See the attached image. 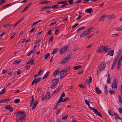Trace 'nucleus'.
Instances as JSON below:
<instances>
[{"label":"nucleus","instance_id":"nucleus-1","mask_svg":"<svg viewBox=\"0 0 122 122\" xmlns=\"http://www.w3.org/2000/svg\"><path fill=\"white\" fill-rule=\"evenodd\" d=\"M107 47L106 45H104L103 46H101L99 49L97 50L96 51L98 53L102 52V51L104 52H107L111 49L110 48H107Z\"/></svg>","mask_w":122,"mask_h":122},{"label":"nucleus","instance_id":"nucleus-2","mask_svg":"<svg viewBox=\"0 0 122 122\" xmlns=\"http://www.w3.org/2000/svg\"><path fill=\"white\" fill-rule=\"evenodd\" d=\"M106 63L105 62L103 61L101 64L98 67V69L97 71V75H98V74L101 73L106 67Z\"/></svg>","mask_w":122,"mask_h":122},{"label":"nucleus","instance_id":"nucleus-3","mask_svg":"<svg viewBox=\"0 0 122 122\" xmlns=\"http://www.w3.org/2000/svg\"><path fill=\"white\" fill-rule=\"evenodd\" d=\"M20 115H17L18 120H25V118L26 117V114L24 112L21 111L19 114Z\"/></svg>","mask_w":122,"mask_h":122},{"label":"nucleus","instance_id":"nucleus-4","mask_svg":"<svg viewBox=\"0 0 122 122\" xmlns=\"http://www.w3.org/2000/svg\"><path fill=\"white\" fill-rule=\"evenodd\" d=\"M92 28V27H90L88 29L84 31L80 35V37H81L83 36H86L88 35L90 32L91 31Z\"/></svg>","mask_w":122,"mask_h":122},{"label":"nucleus","instance_id":"nucleus-5","mask_svg":"<svg viewBox=\"0 0 122 122\" xmlns=\"http://www.w3.org/2000/svg\"><path fill=\"white\" fill-rule=\"evenodd\" d=\"M68 47L69 46L68 45H67L65 46H63L59 50L60 53L61 54H63L64 52L66 51Z\"/></svg>","mask_w":122,"mask_h":122},{"label":"nucleus","instance_id":"nucleus-6","mask_svg":"<svg viewBox=\"0 0 122 122\" xmlns=\"http://www.w3.org/2000/svg\"><path fill=\"white\" fill-rule=\"evenodd\" d=\"M61 2H62L63 3L61 4H58V8H63L66 5H67V2L66 1H61Z\"/></svg>","mask_w":122,"mask_h":122},{"label":"nucleus","instance_id":"nucleus-7","mask_svg":"<svg viewBox=\"0 0 122 122\" xmlns=\"http://www.w3.org/2000/svg\"><path fill=\"white\" fill-rule=\"evenodd\" d=\"M61 88L59 87L56 89L54 92L52 93L51 95L52 96H55V95L61 90Z\"/></svg>","mask_w":122,"mask_h":122},{"label":"nucleus","instance_id":"nucleus-8","mask_svg":"<svg viewBox=\"0 0 122 122\" xmlns=\"http://www.w3.org/2000/svg\"><path fill=\"white\" fill-rule=\"evenodd\" d=\"M5 109H6L9 110L10 112H12L13 110V108L10 105H7L5 107Z\"/></svg>","mask_w":122,"mask_h":122},{"label":"nucleus","instance_id":"nucleus-9","mask_svg":"<svg viewBox=\"0 0 122 122\" xmlns=\"http://www.w3.org/2000/svg\"><path fill=\"white\" fill-rule=\"evenodd\" d=\"M117 79H115L112 84V88H116L117 87Z\"/></svg>","mask_w":122,"mask_h":122},{"label":"nucleus","instance_id":"nucleus-10","mask_svg":"<svg viewBox=\"0 0 122 122\" xmlns=\"http://www.w3.org/2000/svg\"><path fill=\"white\" fill-rule=\"evenodd\" d=\"M41 78V77H39L37 79L35 78L32 81V85H33L35 83V84L36 85L38 82L39 81H40Z\"/></svg>","mask_w":122,"mask_h":122},{"label":"nucleus","instance_id":"nucleus-11","mask_svg":"<svg viewBox=\"0 0 122 122\" xmlns=\"http://www.w3.org/2000/svg\"><path fill=\"white\" fill-rule=\"evenodd\" d=\"M63 2H58L57 5H53L51 7V8L54 9H56L58 8V4H61L62 3H63Z\"/></svg>","mask_w":122,"mask_h":122},{"label":"nucleus","instance_id":"nucleus-12","mask_svg":"<svg viewBox=\"0 0 122 122\" xmlns=\"http://www.w3.org/2000/svg\"><path fill=\"white\" fill-rule=\"evenodd\" d=\"M51 2L49 1L42 0L40 1V4H48L49 3H51Z\"/></svg>","mask_w":122,"mask_h":122},{"label":"nucleus","instance_id":"nucleus-13","mask_svg":"<svg viewBox=\"0 0 122 122\" xmlns=\"http://www.w3.org/2000/svg\"><path fill=\"white\" fill-rule=\"evenodd\" d=\"M51 98L50 93L49 92H47L45 96V99L48 100L50 99Z\"/></svg>","mask_w":122,"mask_h":122},{"label":"nucleus","instance_id":"nucleus-14","mask_svg":"<svg viewBox=\"0 0 122 122\" xmlns=\"http://www.w3.org/2000/svg\"><path fill=\"white\" fill-rule=\"evenodd\" d=\"M61 25H60L58 27L56 30H55V34L56 35H57L59 33V29L61 27Z\"/></svg>","mask_w":122,"mask_h":122},{"label":"nucleus","instance_id":"nucleus-15","mask_svg":"<svg viewBox=\"0 0 122 122\" xmlns=\"http://www.w3.org/2000/svg\"><path fill=\"white\" fill-rule=\"evenodd\" d=\"M108 15H103L101 16V17L98 20L99 21H103L104 20V18L105 17H107Z\"/></svg>","mask_w":122,"mask_h":122},{"label":"nucleus","instance_id":"nucleus-16","mask_svg":"<svg viewBox=\"0 0 122 122\" xmlns=\"http://www.w3.org/2000/svg\"><path fill=\"white\" fill-rule=\"evenodd\" d=\"M68 60V59H67V58H66V57L64 58L60 62V63L61 64H63Z\"/></svg>","mask_w":122,"mask_h":122},{"label":"nucleus","instance_id":"nucleus-17","mask_svg":"<svg viewBox=\"0 0 122 122\" xmlns=\"http://www.w3.org/2000/svg\"><path fill=\"white\" fill-rule=\"evenodd\" d=\"M114 50H113L110 51L108 53L107 55H109L111 56H113V55Z\"/></svg>","mask_w":122,"mask_h":122},{"label":"nucleus","instance_id":"nucleus-18","mask_svg":"<svg viewBox=\"0 0 122 122\" xmlns=\"http://www.w3.org/2000/svg\"><path fill=\"white\" fill-rule=\"evenodd\" d=\"M95 90L96 91L97 93L98 94H101L102 93V91L99 89V88L98 87H96Z\"/></svg>","mask_w":122,"mask_h":122},{"label":"nucleus","instance_id":"nucleus-19","mask_svg":"<svg viewBox=\"0 0 122 122\" xmlns=\"http://www.w3.org/2000/svg\"><path fill=\"white\" fill-rule=\"evenodd\" d=\"M50 73V71H49L48 72H47L45 74V75L43 76V78L42 79H44L45 78H47L48 76H49V74Z\"/></svg>","mask_w":122,"mask_h":122},{"label":"nucleus","instance_id":"nucleus-20","mask_svg":"<svg viewBox=\"0 0 122 122\" xmlns=\"http://www.w3.org/2000/svg\"><path fill=\"white\" fill-rule=\"evenodd\" d=\"M107 86V85H105V87L104 88V92L105 93L106 95H107L108 93Z\"/></svg>","mask_w":122,"mask_h":122},{"label":"nucleus","instance_id":"nucleus-21","mask_svg":"<svg viewBox=\"0 0 122 122\" xmlns=\"http://www.w3.org/2000/svg\"><path fill=\"white\" fill-rule=\"evenodd\" d=\"M31 98H32V99L31 102L30 103V107H31L32 106L34 102V98L33 96H32Z\"/></svg>","mask_w":122,"mask_h":122},{"label":"nucleus","instance_id":"nucleus-22","mask_svg":"<svg viewBox=\"0 0 122 122\" xmlns=\"http://www.w3.org/2000/svg\"><path fill=\"white\" fill-rule=\"evenodd\" d=\"M38 103V102L37 101H36L32 106V109L33 110L34 109L36 108V106Z\"/></svg>","mask_w":122,"mask_h":122},{"label":"nucleus","instance_id":"nucleus-23","mask_svg":"<svg viewBox=\"0 0 122 122\" xmlns=\"http://www.w3.org/2000/svg\"><path fill=\"white\" fill-rule=\"evenodd\" d=\"M110 76L109 74H108L107 75V83H110Z\"/></svg>","mask_w":122,"mask_h":122},{"label":"nucleus","instance_id":"nucleus-24","mask_svg":"<svg viewBox=\"0 0 122 122\" xmlns=\"http://www.w3.org/2000/svg\"><path fill=\"white\" fill-rule=\"evenodd\" d=\"M59 69H57L55 71L53 74V76L54 77L56 76L57 74L59 73Z\"/></svg>","mask_w":122,"mask_h":122},{"label":"nucleus","instance_id":"nucleus-25","mask_svg":"<svg viewBox=\"0 0 122 122\" xmlns=\"http://www.w3.org/2000/svg\"><path fill=\"white\" fill-rule=\"evenodd\" d=\"M85 11L87 13H90L92 11V8H91L86 9Z\"/></svg>","mask_w":122,"mask_h":122},{"label":"nucleus","instance_id":"nucleus-26","mask_svg":"<svg viewBox=\"0 0 122 122\" xmlns=\"http://www.w3.org/2000/svg\"><path fill=\"white\" fill-rule=\"evenodd\" d=\"M60 74V78L62 79L64 78L67 75V73H65L63 72L61 73Z\"/></svg>","mask_w":122,"mask_h":122},{"label":"nucleus","instance_id":"nucleus-27","mask_svg":"<svg viewBox=\"0 0 122 122\" xmlns=\"http://www.w3.org/2000/svg\"><path fill=\"white\" fill-rule=\"evenodd\" d=\"M10 99L9 98L6 99H5L1 100V103H5L8 102L10 101Z\"/></svg>","mask_w":122,"mask_h":122},{"label":"nucleus","instance_id":"nucleus-28","mask_svg":"<svg viewBox=\"0 0 122 122\" xmlns=\"http://www.w3.org/2000/svg\"><path fill=\"white\" fill-rule=\"evenodd\" d=\"M81 67V65H79L75 66L73 67V68L75 70H76L78 69Z\"/></svg>","mask_w":122,"mask_h":122},{"label":"nucleus","instance_id":"nucleus-29","mask_svg":"<svg viewBox=\"0 0 122 122\" xmlns=\"http://www.w3.org/2000/svg\"><path fill=\"white\" fill-rule=\"evenodd\" d=\"M21 61V60H17L15 61L14 62V64H17L19 63Z\"/></svg>","mask_w":122,"mask_h":122},{"label":"nucleus","instance_id":"nucleus-30","mask_svg":"<svg viewBox=\"0 0 122 122\" xmlns=\"http://www.w3.org/2000/svg\"><path fill=\"white\" fill-rule=\"evenodd\" d=\"M91 110H92L96 114H97L98 112V111L96 109L94 108H91Z\"/></svg>","mask_w":122,"mask_h":122},{"label":"nucleus","instance_id":"nucleus-31","mask_svg":"<svg viewBox=\"0 0 122 122\" xmlns=\"http://www.w3.org/2000/svg\"><path fill=\"white\" fill-rule=\"evenodd\" d=\"M59 78H57L55 79V81L52 82V83L57 84L58 82L59 81Z\"/></svg>","mask_w":122,"mask_h":122},{"label":"nucleus","instance_id":"nucleus-32","mask_svg":"<svg viewBox=\"0 0 122 122\" xmlns=\"http://www.w3.org/2000/svg\"><path fill=\"white\" fill-rule=\"evenodd\" d=\"M35 50L34 49V50H32L31 51H30L27 54V55L28 56H30L31 54L32 53H33L35 51Z\"/></svg>","mask_w":122,"mask_h":122},{"label":"nucleus","instance_id":"nucleus-33","mask_svg":"<svg viewBox=\"0 0 122 122\" xmlns=\"http://www.w3.org/2000/svg\"><path fill=\"white\" fill-rule=\"evenodd\" d=\"M50 53H49L46 54L44 58L46 59H47L48 58V57L50 56Z\"/></svg>","mask_w":122,"mask_h":122},{"label":"nucleus","instance_id":"nucleus-34","mask_svg":"<svg viewBox=\"0 0 122 122\" xmlns=\"http://www.w3.org/2000/svg\"><path fill=\"white\" fill-rule=\"evenodd\" d=\"M115 117H115V119H118L120 120L122 119L120 117H119V116H118V114L117 113H115Z\"/></svg>","mask_w":122,"mask_h":122},{"label":"nucleus","instance_id":"nucleus-35","mask_svg":"<svg viewBox=\"0 0 122 122\" xmlns=\"http://www.w3.org/2000/svg\"><path fill=\"white\" fill-rule=\"evenodd\" d=\"M57 86V84H56L54 83H52L50 86V87L51 88H52L53 87L56 86Z\"/></svg>","mask_w":122,"mask_h":122},{"label":"nucleus","instance_id":"nucleus-36","mask_svg":"<svg viewBox=\"0 0 122 122\" xmlns=\"http://www.w3.org/2000/svg\"><path fill=\"white\" fill-rule=\"evenodd\" d=\"M20 101V99H15L14 101L15 103H18Z\"/></svg>","mask_w":122,"mask_h":122},{"label":"nucleus","instance_id":"nucleus-37","mask_svg":"<svg viewBox=\"0 0 122 122\" xmlns=\"http://www.w3.org/2000/svg\"><path fill=\"white\" fill-rule=\"evenodd\" d=\"M72 54L71 53L70 54H68L67 56H66V58H67V59L69 60L70 59L71 56Z\"/></svg>","mask_w":122,"mask_h":122},{"label":"nucleus","instance_id":"nucleus-38","mask_svg":"<svg viewBox=\"0 0 122 122\" xmlns=\"http://www.w3.org/2000/svg\"><path fill=\"white\" fill-rule=\"evenodd\" d=\"M34 59H31L29 61L30 63L32 65H33L34 64Z\"/></svg>","mask_w":122,"mask_h":122},{"label":"nucleus","instance_id":"nucleus-39","mask_svg":"<svg viewBox=\"0 0 122 122\" xmlns=\"http://www.w3.org/2000/svg\"><path fill=\"white\" fill-rule=\"evenodd\" d=\"M63 99L62 97H60L59 100H58L57 102L59 103L62 102V101H63Z\"/></svg>","mask_w":122,"mask_h":122},{"label":"nucleus","instance_id":"nucleus-40","mask_svg":"<svg viewBox=\"0 0 122 122\" xmlns=\"http://www.w3.org/2000/svg\"><path fill=\"white\" fill-rule=\"evenodd\" d=\"M52 42V43L53 42V37L52 36H51L49 41V42Z\"/></svg>","mask_w":122,"mask_h":122},{"label":"nucleus","instance_id":"nucleus-41","mask_svg":"<svg viewBox=\"0 0 122 122\" xmlns=\"http://www.w3.org/2000/svg\"><path fill=\"white\" fill-rule=\"evenodd\" d=\"M7 70H6L5 69H4L2 71V73L3 74H4L5 73L7 72Z\"/></svg>","mask_w":122,"mask_h":122},{"label":"nucleus","instance_id":"nucleus-42","mask_svg":"<svg viewBox=\"0 0 122 122\" xmlns=\"http://www.w3.org/2000/svg\"><path fill=\"white\" fill-rule=\"evenodd\" d=\"M68 116V115H66L65 116L62 117V119L63 120H66L67 119V117Z\"/></svg>","mask_w":122,"mask_h":122},{"label":"nucleus","instance_id":"nucleus-43","mask_svg":"<svg viewBox=\"0 0 122 122\" xmlns=\"http://www.w3.org/2000/svg\"><path fill=\"white\" fill-rule=\"evenodd\" d=\"M42 39L41 38H40L38 41H36V42H35V44H37L39 43V42H40L41 40Z\"/></svg>","mask_w":122,"mask_h":122},{"label":"nucleus","instance_id":"nucleus-44","mask_svg":"<svg viewBox=\"0 0 122 122\" xmlns=\"http://www.w3.org/2000/svg\"><path fill=\"white\" fill-rule=\"evenodd\" d=\"M6 0H0V5H1L5 3Z\"/></svg>","mask_w":122,"mask_h":122},{"label":"nucleus","instance_id":"nucleus-45","mask_svg":"<svg viewBox=\"0 0 122 122\" xmlns=\"http://www.w3.org/2000/svg\"><path fill=\"white\" fill-rule=\"evenodd\" d=\"M12 25V24H9L7 25H5L4 26V27L5 28H7L8 27L10 26H11Z\"/></svg>","mask_w":122,"mask_h":122},{"label":"nucleus","instance_id":"nucleus-46","mask_svg":"<svg viewBox=\"0 0 122 122\" xmlns=\"http://www.w3.org/2000/svg\"><path fill=\"white\" fill-rule=\"evenodd\" d=\"M116 63L114 62H113V64L112 65V67L111 68V69H113V68H114L116 64Z\"/></svg>","mask_w":122,"mask_h":122},{"label":"nucleus","instance_id":"nucleus-47","mask_svg":"<svg viewBox=\"0 0 122 122\" xmlns=\"http://www.w3.org/2000/svg\"><path fill=\"white\" fill-rule=\"evenodd\" d=\"M57 49H53V51L52 53V54H55L57 52Z\"/></svg>","mask_w":122,"mask_h":122},{"label":"nucleus","instance_id":"nucleus-48","mask_svg":"<svg viewBox=\"0 0 122 122\" xmlns=\"http://www.w3.org/2000/svg\"><path fill=\"white\" fill-rule=\"evenodd\" d=\"M59 105V103L57 102L56 103V104L54 107V109H56L57 108L58 106Z\"/></svg>","mask_w":122,"mask_h":122},{"label":"nucleus","instance_id":"nucleus-49","mask_svg":"<svg viewBox=\"0 0 122 122\" xmlns=\"http://www.w3.org/2000/svg\"><path fill=\"white\" fill-rule=\"evenodd\" d=\"M44 7V10L49 9L51 8V6H46L45 7Z\"/></svg>","mask_w":122,"mask_h":122},{"label":"nucleus","instance_id":"nucleus-50","mask_svg":"<svg viewBox=\"0 0 122 122\" xmlns=\"http://www.w3.org/2000/svg\"><path fill=\"white\" fill-rule=\"evenodd\" d=\"M69 99V98L68 97H66L63 100V102H65Z\"/></svg>","mask_w":122,"mask_h":122},{"label":"nucleus","instance_id":"nucleus-51","mask_svg":"<svg viewBox=\"0 0 122 122\" xmlns=\"http://www.w3.org/2000/svg\"><path fill=\"white\" fill-rule=\"evenodd\" d=\"M118 33H116V34H113L112 35V36L113 37H115L116 36H118Z\"/></svg>","mask_w":122,"mask_h":122},{"label":"nucleus","instance_id":"nucleus-52","mask_svg":"<svg viewBox=\"0 0 122 122\" xmlns=\"http://www.w3.org/2000/svg\"><path fill=\"white\" fill-rule=\"evenodd\" d=\"M61 109L60 108H59L57 110V111L56 112V114L57 115L59 113V112L61 111Z\"/></svg>","mask_w":122,"mask_h":122},{"label":"nucleus","instance_id":"nucleus-53","mask_svg":"<svg viewBox=\"0 0 122 122\" xmlns=\"http://www.w3.org/2000/svg\"><path fill=\"white\" fill-rule=\"evenodd\" d=\"M67 71L66 70H62L60 72L61 73L62 72H64L65 73H67Z\"/></svg>","mask_w":122,"mask_h":122},{"label":"nucleus","instance_id":"nucleus-54","mask_svg":"<svg viewBox=\"0 0 122 122\" xmlns=\"http://www.w3.org/2000/svg\"><path fill=\"white\" fill-rule=\"evenodd\" d=\"M78 25L79 24L78 23H76L75 25H74L72 26V28H74Z\"/></svg>","mask_w":122,"mask_h":122},{"label":"nucleus","instance_id":"nucleus-55","mask_svg":"<svg viewBox=\"0 0 122 122\" xmlns=\"http://www.w3.org/2000/svg\"><path fill=\"white\" fill-rule=\"evenodd\" d=\"M85 27L84 26H83L81 28H78L77 30V31H79L84 28H85Z\"/></svg>","mask_w":122,"mask_h":122},{"label":"nucleus","instance_id":"nucleus-56","mask_svg":"<svg viewBox=\"0 0 122 122\" xmlns=\"http://www.w3.org/2000/svg\"><path fill=\"white\" fill-rule=\"evenodd\" d=\"M21 112V111H17L14 113V114H16L17 115H19Z\"/></svg>","mask_w":122,"mask_h":122},{"label":"nucleus","instance_id":"nucleus-57","mask_svg":"<svg viewBox=\"0 0 122 122\" xmlns=\"http://www.w3.org/2000/svg\"><path fill=\"white\" fill-rule=\"evenodd\" d=\"M92 80V78L91 76L89 77V81H88V83H90L91 82Z\"/></svg>","mask_w":122,"mask_h":122},{"label":"nucleus","instance_id":"nucleus-58","mask_svg":"<svg viewBox=\"0 0 122 122\" xmlns=\"http://www.w3.org/2000/svg\"><path fill=\"white\" fill-rule=\"evenodd\" d=\"M30 67V66L29 65H26L25 66V68L27 69V70H29Z\"/></svg>","mask_w":122,"mask_h":122},{"label":"nucleus","instance_id":"nucleus-59","mask_svg":"<svg viewBox=\"0 0 122 122\" xmlns=\"http://www.w3.org/2000/svg\"><path fill=\"white\" fill-rule=\"evenodd\" d=\"M109 92L111 94H114L115 93V92L112 90L109 91Z\"/></svg>","mask_w":122,"mask_h":122},{"label":"nucleus","instance_id":"nucleus-60","mask_svg":"<svg viewBox=\"0 0 122 122\" xmlns=\"http://www.w3.org/2000/svg\"><path fill=\"white\" fill-rule=\"evenodd\" d=\"M121 66L120 64H117V69L118 70H119V68Z\"/></svg>","mask_w":122,"mask_h":122},{"label":"nucleus","instance_id":"nucleus-61","mask_svg":"<svg viewBox=\"0 0 122 122\" xmlns=\"http://www.w3.org/2000/svg\"><path fill=\"white\" fill-rule=\"evenodd\" d=\"M56 22H57L56 21H55V22H52V23H50V25H49V26H51L52 25H54L56 23Z\"/></svg>","mask_w":122,"mask_h":122},{"label":"nucleus","instance_id":"nucleus-62","mask_svg":"<svg viewBox=\"0 0 122 122\" xmlns=\"http://www.w3.org/2000/svg\"><path fill=\"white\" fill-rule=\"evenodd\" d=\"M73 2V0H70L68 1V3L69 4L71 5Z\"/></svg>","mask_w":122,"mask_h":122},{"label":"nucleus","instance_id":"nucleus-63","mask_svg":"<svg viewBox=\"0 0 122 122\" xmlns=\"http://www.w3.org/2000/svg\"><path fill=\"white\" fill-rule=\"evenodd\" d=\"M22 72L20 70H19L17 71V75L20 74Z\"/></svg>","mask_w":122,"mask_h":122},{"label":"nucleus","instance_id":"nucleus-64","mask_svg":"<svg viewBox=\"0 0 122 122\" xmlns=\"http://www.w3.org/2000/svg\"><path fill=\"white\" fill-rule=\"evenodd\" d=\"M119 112L121 113H122V108L120 107L118 109Z\"/></svg>","mask_w":122,"mask_h":122}]
</instances>
